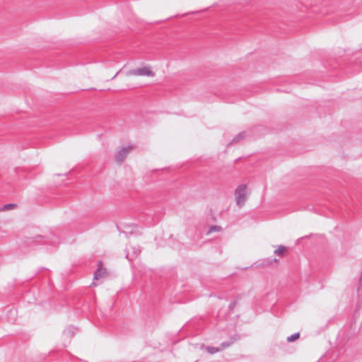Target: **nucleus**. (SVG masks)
<instances>
[{
    "label": "nucleus",
    "mask_w": 362,
    "mask_h": 362,
    "mask_svg": "<svg viewBox=\"0 0 362 362\" xmlns=\"http://www.w3.org/2000/svg\"><path fill=\"white\" fill-rule=\"evenodd\" d=\"M299 337H300V334L299 333H298V332L297 333H294V334H293L291 336L287 337V341L293 342L295 340H296L297 339H298Z\"/></svg>",
    "instance_id": "8"
},
{
    "label": "nucleus",
    "mask_w": 362,
    "mask_h": 362,
    "mask_svg": "<svg viewBox=\"0 0 362 362\" xmlns=\"http://www.w3.org/2000/svg\"><path fill=\"white\" fill-rule=\"evenodd\" d=\"M231 344V342H223L221 344V346L219 347V349H221V351L223 350L224 349L230 346Z\"/></svg>",
    "instance_id": "13"
},
{
    "label": "nucleus",
    "mask_w": 362,
    "mask_h": 362,
    "mask_svg": "<svg viewBox=\"0 0 362 362\" xmlns=\"http://www.w3.org/2000/svg\"><path fill=\"white\" fill-rule=\"evenodd\" d=\"M76 330L77 329L74 327H69L66 329H64L63 335L64 336V337L70 339L74 335Z\"/></svg>",
    "instance_id": "5"
},
{
    "label": "nucleus",
    "mask_w": 362,
    "mask_h": 362,
    "mask_svg": "<svg viewBox=\"0 0 362 362\" xmlns=\"http://www.w3.org/2000/svg\"><path fill=\"white\" fill-rule=\"evenodd\" d=\"M245 135V132H240V134H238L232 141V142H236L238 141H239L240 139H242L243 138H244Z\"/></svg>",
    "instance_id": "10"
},
{
    "label": "nucleus",
    "mask_w": 362,
    "mask_h": 362,
    "mask_svg": "<svg viewBox=\"0 0 362 362\" xmlns=\"http://www.w3.org/2000/svg\"><path fill=\"white\" fill-rule=\"evenodd\" d=\"M246 189V185H240L235 189V201L239 207H242L247 200Z\"/></svg>",
    "instance_id": "1"
},
{
    "label": "nucleus",
    "mask_w": 362,
    "mask_h": 362,
    "mask_svg": "<svg viewBox=\"0 0 362 362\" xmlns=\"http://www.w3.org/2000/svg\"><path fill=\"white\" fill-rule=\"evenodd\" d=\"M286 251V247L283 245L279 246V247L274 251V254L278 256H283Z\"/></svg>",
    "instance_id": "6"
},
{
    "label": "nucleus",
    "mask_w": 362,
    "mask_h": 362,
    "mask_svg": "<svg viewBox=\"0 0 362 362\" xmlns=\"http://www.w3.org/2000/svg\"><path fill=\"white\" fill-rule=\"evenodd\" d=\"M103 274V272L101 269H97L94 274V279H100Z\"/></svg>",
    "instance_id": "11"
},
{
    "label": "nucleus",
    "mask_w": 362,
    "mask_h": 362,
    "mask_svg": "<svg viewBox=\"0 0 362 362\" xmlns=\"http://www.w3.org/2000/svg\"><path fill=\"white\" fill-rule=\"evenodd\" d=\"M132 148V146H127L121 148L115 155V161L117 163L121 164L127 156L131 152Z\"/></svg>",
    "instance_id": "3"
},
{
    "label": "nucleus",
    "mask_w": 362,
    "mask_h": 362,
    "mask_svg": "<svg viewBox=\"0 0 362 362\" xmlns=\"http://www.w3.org/2000/svg\"><path fill=\"white\" fill-rule=\"evenodd\" d=\"M221 230V228L220 226H214L209 228L208 233H211L212 232H216V231H220Z\"/></svg>",
    "instance_id": "12"
},
{
    "label": "nucleus",
    "mask_w": 362,
    "mask_h": 362,
    "mask_svg": "<svg viewBox=\"0 0 362 362\" xmlns=\"http://www.w3.org/2000/svg\"><path fill=\"white\" fill-rule=\"evenodd\" d=\"M119 72H120V71H119L118 72H117V74L113 76V78H115L117 76V74H119Z\"/></svg>",
    "instance_id": "14"
},
{
    "label": "nucleus",
    "mask_w": 362,
    "mask_h": 362,
    "mask_svg": "<svg viewBox=\"0 0 362 362\" xmlns=\"http://www.w3.org/2000/svg\"><path fill=\"white\" fill-rule=\"evenodd\" d=\"M206 349L211 354H214L215 353H217V352L221 351V349H219V347L216 348V347H214V346H207V347H206Z\"/></svg>",
    "instance_id": "7"
},
{
    "label": "nucleus",
    "mask_w": 362,
    "mask_h": 362,
    "mask_svg": "<svg viewBox=\"0 0 362 362\" xmlns=\"http://www.w3.org/2000/svg\"><path fill=\"white\" fill-rule=\"evenodd\" d=\"M16 206V204H5V205H4V206L0 209V211H6V210L13 209H14Z\"/></svg>",
    "instance_id": "9"
},
{
    "label": "nucleus",
    "mask_w": 362,
    "mask_h": 362,
    "mask_svg": "<svg viewBox=\"0 0 362 362\" xmlns=\"http://www.w3.org/2000/svg\"><path fill=\"white\" fill-rule=\"evenodd\" d=\"M127 257L129 259H132L134 257H136L141 252V249L139 247H136L131 246L129 248L127 249Z\"/></svg>",
    "instance_id": "4"
},
{
    "label": "nucleus",
    "mask_w": 362,
    "mask_h": 362,
    "mask_svg": "<svg viewBox=\"0 0 362 362\" xmlns=\"http://www.w3.org/2000/svg\"><path fill=\"white\" fill-rule=\"evenodd\" d=\"M127 76H153L154 73L149 66H144L135 69L129 70L127 72Z\"/></svg>",
    "instance_id": "2"
}]
</instances>
